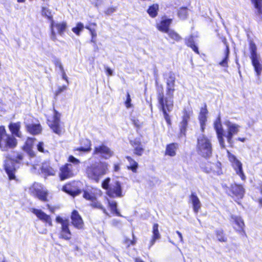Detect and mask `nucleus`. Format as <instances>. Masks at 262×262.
I'll use <instances>...</instances> for the list:
<instances>
[{
	"label": "nucleus",
	"instance_id": "1",
	"mask_svg": "<svg viewBox=\"0 0 262 262\" xmlns=\"http://www.w3.org/2000/svg\"><path fill=\"white\" fill-rule=\"evenodd\" d=\"M176 76L170 72L166 79L165 94L162 84H156L157 106L163 114L168 126H171V121L168 113L172 111L174 106V92L175 91Z\"/></svg>",
	"mask_w": 262,
	"mask_h": 262
},
{
	"label": "nucleus",
	"instance_id": "2",
	"mask_svg": "<svg viewBox=\"0 0 262 262\" xmlns=\"http://www.w3.org/2000/svg\"><path fill=\"white\" fill-rule=\"evenodd\" d=\"M108 166V163L105 162L99 161L92 164L86 167L85 175L89 180L98 183L100 178L107 173Z\"/></svg>",
	"mask_w": 262,
	"mask_h": 262
},
{
	"label": "nucleus",
	"instance_id": "3",
	"mask_svg": "<svg viewBox=\"0 0 262 262\" xmlns=\"http://www.w3.org/2000/svg\"><path fill=\"white\" fill-rule=\"evenodd\" d=\"M13 152H16L15 157L12 158L11 156L7 155L4 163V169L9 180H17L15 176L16 168L15 164L21 163L24 159V154L23 152L17 151H13Z\"/></svg>",
	"mask_w": 262,
	"mask_h": 262
},
{
	"label": "nucleus",
	"instance_id": "4",
	"mask_svg": "<svg viewBox=\"0 0 262 262\" xmlns=\"http://www.w3.org/2000/svg\"><path fill=\"white\" fill-rule=\"evenodd\" d=\"M111 178H106L101 183L102 188L106 191V194L111 198H122L124 195L121 183L115 181L110 184Z\"/></svg>",
	"mask_w": 262,
	"mask_h": 262
},
{
	"label": "nucleus",
	"instance_id": "5",
	"mask_svg": "<svg viewBox=\"0 0 262 262\" xmlns=\"http://www.w3.org/2000/svg\"><path fill=\"white\" fill-rule=\"evenodd\" d=\"M18 144L16 138L8 134L4 125L0 126V150L7 151L9 149L15 148Z\"/></svg>",
	"mask_w": 262,
	"mask_h": 262
},
{
	"label": "nucleus",
	"instance_id": "6",
	"mask_svg": "<svg viewBox=\"0 0 262 262\" xmlns=\"http://www.w3.org/2000/svg\"><path fill=\"white\" fill-rule=\"evenodd\" d=\"M196 151L202 157L208 159L212 155V146L211 141L203 135L197 139Z\"/></svg>",
	"mask_w": 262,
	"mask_h": 262
},
{
	"label": "nucleus",
	"instance_id": "7",
	"mask_svg": "<svg viewBox=\"0 0 262 262\" xmlns=\"http://www.w3.org/2000/svg\"><path fill=\"white\" fill-rule=\"evenodd\" d=\"M224 188L226 193L235 201L242 199L245 194V189L241 184L233 183L229 186L225 185Z\"/></svg>",
	"mask_w": 262,
	"mask_h": 262
},
{
	"label": "nucleus",
	"instance_id": "8",
	"mask_svg": "<svg viewBox=\"0 0 262 262\" xmlns=\"http://www.w3.org/2000/svg\"><path fill=\"white\" fill-rule=\"evenodd\" d=\"M249 49L250 53V58L251 60V63L254 67L256 75L259 76L262 71V64L259 62V55L257 52L256 45L252 40L249 41Z\"/></svg>",
	"mask_w": 262,
	"mask_h": 262
},
{
	"label": "nucleus",
	"instance_id": "9",
	"mask_svg": "<svg viewBox=\"0 0 262 262\" xmlns=\"http://www.w3.org/2000/svg\"><path fill=\"white\" fill-rule=\"evenodd\" d=\"M53 113V119H47V123L54 133L60 136L64 132V129L62 126V123L60 121L61 114L54 108Z\"/></svg>",
	"mask_w": 262,
	"mask_h": 262
},
{
	"label": "nucleus",
	"instance_id": "10",
	"mask_svg": "<svg viewBox=\"0 0 262 262\" xmlns=\"http://www.w3.org/2000/svg\"><path fill=\"white\" fill-rule=\"evenodd\" d=\"M76 168L74 165L69 163H66L59 167L58 177L61 181L71 179L75 177L76 173Z\"/></svg>",
	"mask_w": 262,
	"mask_h": 262
},
{
	"label": "nucleus",
	"instance_id": "11",
	"mask_svg": "<svg viewBox=\"0 0 262 262\" xmlns=\"http://www.w3.org/2000/svg\"><path fill=\"white\" fill-rule=\"evenodd\" d=\"M82 196L86 201L90 202L89 206L92 208L101 210L103 213L107 214L106 209L103 207L102 203L98 201L96 194L89 190H82Z\"/></svg>",
	"mask_w": 262,
	"mask_h": 262
},
{
	"label": "nucleus",
	"instance_id": "12",
	"mask_svg": "<svg viewBox=\"0 0 262 262\" xmlns=\"http://www.w3.org/2000/svg\"><path fill=\"white\" fill-rule=\"evenodd\" d=\"M57 223L61 224V228L59 235V238L66 241H70L72 238V232L70 229V223L69 219H63L60 216H57L55 218Z\"/></svg>",
	"mask_w": 262,
	"mask_h": 262
},
{
	"label": "nucleus",
	"instance_id": "13",
	"mask_svg": "<svg viewBox=\"0 0 262 262\" xmlns=\"http://www.w3.org/2000/svg\"><path fill=\"white\" fill-rule=\"evenodd\" d=\"M80 182L77 181H71L64 184L61 190L68 195L74 198L82 192V190L79 186Z\"/></svg>",
	"mask_w": 262,
	"mask_h": 262
},
{
	"label": "nucleus",
	"instance_id": "14",
	"mask_svg": "<svg viewBox=\"0 0 262 262\" xmlns=\"http://www.w3.org/2000/svg\"><path fill=\"white\" fill-rule=\"evenodd\" d=\"M227 157L236 174L239 176L242 181H245L246 177L243 170L242 163L237 159L234 155L229 151H227Z\"/></svg>",
	"mask_w": 262,
	"mask_h": 262
},
{
	"label": "nucleus",
	"instance_id": "15",
	"mask_svg": "<svg viewBox=\"0 0 262 262\" xmlns=\"http://www.w3.org/2000/svg\"><path fill=\"white\" fill-rule=\"evenodd\" d=\"M67 27L68 25L66 21L55 23L54 20H52L50 22V25L51 39L54 41L57 40L56 33L55 28L56 29L57 33L59 35H62L66 31Z\"/></svg>",
	"mask_w": 262,
	"mask_h": 262
},
{
	"label": "nucleus",
	"instance_id": "16",
	"mask_svg": "<svg viewBox=\"0 0 262 262\" xmlns=\"http://www.w3.org/2000/svg\"><path fill=\"white\" fill-rule=\"evenodd\" d=\"M213 127L215 130L217 139L219 142L220 147L222 148H225L226 147V145L224 138L225 136L224 129L223 127L220 117L217 118L213 122Z\"/></svg>",
	"mask_w": 262,
	"mask_h": 262
},
{
	"label": "nucleus",
	"instance_id": "17",
	"mask_svg": "<svg viewBox=\"0 0 262 262\" xmlns=\"http://www.w3.org/2000/svg\"><path fill=\"white\" fill-rule=\"evenodd\" d=\"M92 155L93 156H100L102 159H108L113 155V152L108 146L102 144L94 147Z\"/></svg>",
	"mask_w": 262,
	"mask_h": 262
},
{
	"label": "nucleus",
	"instance_id": "18",
	"mask_svg": "<svg viewBox=\"0 0 262 262\" xmlns=\"http://www.w3.org/2000/svg\"><path fill=\"white\" fill-rule=\"evenodd\" d=\"M227 126V133L225 136L227 141L229 144H232V138L233 136L237 134L239 130L240 126L235 123H232L228 121L226 123Z\"/></svg>",
	"mask_w": 262,
	"mask_h": 262
},
{
	"label": "nucleus",
	"instance_id": "19",
	"mask_svg": "<svg viewBox=\"0 0 262 262\" xmlns=\"http://www.w3.org/2000/svg\"><path fill=\"white\" fill-rule=\"evenodd\" d=\"M71 219L72 224L74 228L79 230L84 229V222L77 210H73L72 211L71 214Z\"/></svg>",
	"mask_w": 262,
	"mask_h": 262
},
{
	"label": "nucleus",
	"instance_id": "20",
	"mask_svg": "<svg viewBox=\"0 0 262 262\" xmlns=\"http://www.w3.org/2000/svg\"><path fill=\"white\" fill-rule=\"evenodd\" d=\"M31 211L34 213L37 218L44 223L46 225L52 227L53 226L52 221L50 215L46 214L41 209L32 208Z\"/></svg>",
	"mask_w": 262,
	"mask_h": 262
},
{
	"label": "nucleus",
	"instance_id": "21",
	"mask_svg": "<svg viewBox=\"0 0 262 262\" xmlns=\"http://www.w3.org/2000/svg\"><path fill=\"white\" fill-rule=\"evenodd\" d=\"M35 140L36 139L35 138L28 137L21 147L22 149L30 158H34L36 156V153L33 150L34 142Z\"/></svg>",
	"mask_w": 262,
	"mask_h": 262
},
{
	"label": "nucleus",
	"instance_id": "22",
	"mask_svg": "<svg viewBox=\"0 0 262 262\" xmlns=\"http://www.w3.org/2000/svg\"><path fill=\"white\" fill-rule=\"evenodd\" d=\"M172 22V18H167L164 16L162 17L161 20L156 25L158 30L161 32L166 33L170 30V26Z\"/></svg>",
	"mask_w": 262,
	"mask_h": 262
},
{
	"label": "nucleus",
	"instance_id": "23",
	"mask_svg": "<svg viewBox=\"0 0 262 262\" xmlns=\"http://www.w3.org/2000/svg\"><path fill=\"white\" fill-rule=\"evenodd\" d=\"M189 203L192 205L193 211L197 214L201 210L202 204L196 193L192 192L189 196Z\"/></svg>",
	"mask_w": 262,
	"mask_h": 262
},
{
	"label": "nucleus",
	"instance_id": "24",
	"mask_svg": "<svg viewBox=\"0 0 262 262\" xmlns=\"http://www.w3.org/2000/svg\"><path fill=\"white\" fill-rule=\"evenodd\" d=\"M208 113V111L207 110V106L206 103H205L203 106L200 108V112L198 117L200 124L201 129L202 132L204 131L205 128Z\"/></svg>",
	"mask_w": 262,
	"mask_h": 262
},
{
	"label": "nucleus",
	"instance_id": "25",
	"mask_svg": "<svg viewBox=\"0 0 262 262\" xmlns=\"http://www.w3.org/2000/svg\"><path fill=\"white\" fill-rule=\"evenodd\" d=\"M129 143L134 147V155L139 157L142 156L144 152V148L140 139L136 138L134 140H130Z\"/></svg>",
	"mask_w": 262,
	"mask_h": 262
},
{
	"label": "nucleus",
	"instance_id": "26",
	"mask_svg": "<svg viewBox=\"0 0 262 262\" xmlns=\"http://www.w3.org/2000/svg\"><path fill=\"white\" fill-rule=\"evenodd\" d=\"M179 145L177 142H172L167 144L165 147L164 151V156L170 157H173L177 155V151L179 149Z\"/></svg>",
	"mask_w": 262,
	"mask_h": 262
},
{
	"label": "nucleus",
	"instance_id": "27",
	"mask_svg": "<svg viewBox=\"0 0 262 262\" xmlns=\"http://www.w3.org/2000/svg\"><path fill=\"white\" fill-rule=\"evenodd\" d=\"M80 147L75 148L74 150L83 152H89L91 150L92 142L90 139H82L80 141Z\"/></svg>",
	"mask_w": 262,
	"mask_h": 262
},
{
	"label": "nucleus",
	"instance_id": "28",
	"mask_svg": "<svg viewBox=\"0 0 262 262\" xmlns=\"http://www.w3.org/2000/svg\"><path fill=\"white\" fill-rule=\"evenodd\" d=\"M26 128L28 133L32 135L40 134L42 130L40 123L28 124L26 125Z\"/></svg>",
	"mask_w": 262,
	"mask_h": 262
},
{
	"label": "nucleus",
	"instance_id": "29",
	"mask_svg": "<svg viewBox=\"0 0 262 262\" xmlns=\"http://www.w3.org/2000/svg\"><path fill=\"white\" fill-rule=\"evenodd\" d=\"M32 193L35 197L43 202H46L49 201L48 199V192L46 190L36 188L34 189Z\"/></svg>",
	"mask_w": 262,
	"mask_h": 262
},
{
	"label": "nucleus",
	"instance_id": "30",
	"mask_svg": "<svg viewBox=\"0 0 262 262\" xmlns=\"http://www.w3.org/2000/svg\"><path fill=\"white\" fill-rule=\"evenodd\" d=\"M20 126L21 125L20 122L9 123L8 125V128L11 133L10 135H12L14 137H20Z\"/></svg>",
	"mask_w": 262,
	"mask_h": 262
},
{
	"label": "nucleus",
	"instance_id": "31",
	"mask_svg": "<svg viewBox=\"0 0 262 262\" xmlns=\"http://www.w3.org/2000/svg\"><path fill=\"white\" fill-rule=\"evenodd\" d=\"M96 27L97 24L94 22H89L85 27V28L90 31L91 35V41L95 43H96V39L97 35Z\"/></svg>",
	"mask_w": 262,
	"mask_h": 262
},
{
	"label": "nucleus",
	"instance_id": "32",
	"mask_svg": "<svg viewBox=\"0 0 262 262\" xmlns=\"http://www.w3.org/2000/svg\"><path fill=\"white\" fill-rule=\"evenodd\" d=\"M151 238L149 242V246H153L156 241L161 238V235L159 231V225L157 223L154 224L152 229Z\"/></svg>",
	"mask_w": 262,
	"mask_h": 262
},
{
	"label": "nucleus",
	"instance_id": "33",
	"mask_svg": "<svg viewBox=\"0 0 262 262\" xmlns=\"http://www.w3.org/2000/svg\"><path fill=\"white\" fill-rule=\"evenodd\" d=\"M125 159L129 162V165L127 166L126 168L132 171L133 173H136L138 172L139 164L131 156H126Z\"/></svg>",
	"mask_w": 262,
	"mask_h": 262
},
{
	"label": "nucleus",
	"instance_id": "34",
	"mask_svg": "<svg viewBox=\"0 0 262 262\" xmlns=\"http://www.w3.org/2000/svg\"><path fill=\"white\" fill-rule=\"evenodd\" d=\"M231 219L237 226V230L240 232H244L245 224L242 218L239 216L231 215Z\"/></svg>",
	"mask_w": 262,
	"mask_h": 262
},
{
	"label": "nucleus",
	"instance_id": "35",
	"mask_svg": "<svg viewBox=\"0 0 262 262\" xmlns=\"http://www.w3.org/2000/svg\"><path fill=\"white\" fill-rule=\"evenodd\" d=\"M159 11V5L157 3L150 5L146 10L147 13L151 18L156 17Z\"/></svg>",
	"mask_w": 262,
	"mask_h": 262
},
{
	"label": "nucleus",
	"instance_id": "36",
	"mask_svg": "<svg viewBox=\"0 0 262 262\" xmlns=\"http://www.w3.org/2000/svg\"><path fill=\"white\" fill-rule=\"evenodd\" d=\"M53 63L55 66L58 68L61 73L62 78L67 83H69L68 77L66 73L64 68L62 65L61 61L58 58H55L53 60Z\"/></svg>",
	"mask_w": 262,
	"mask_h": 262
},
{
	"label": "nucleus",
	"instance_id": "37",
	"mask_svg": "<svg viewBox=\"0 0 262 262\" xmlns=\"http://www.w3.org/2000/svg\"><path fill=\"white\" fill-rule=\"evenodd\" d=\"M185 45L190 48L196 54H200V52L197 46L195 43L193 37L190 36L185 39Z\"/></svg>",
	"mask_w": 262,
	"mask_h": 262
},
{
	"label": "nucleus",
	"instance_id": "38",
	"mask_svg": "<svg viewBox=\"0 0 262 262\" xmlns=\"http://www.w3.org/2000/svg\"><path fill=\"white\" fill-rule=\"evenodd\" d=\"M132 239L127 237H125L123 239V243L126 248H129L131 246H135L137 243V238L135 236L134 231H132Z\"/></svg>",
	"mask_w": 262,
	"mask_h": 262
},
{
	"label": "nucleus",
	"instance_id": "39",
	"mask_svg": "<svg viewBox=\"0 0 262 262\" xmlns=\"http://www.w3.org/2000/svg\"><path fill=\"white\" fill-rule=\"evenodd\" d=\"M188 124L180 122L179 125V133L178 134V138L181 139L185 138L187 134V130Z\"/></svg>",
	"mask_w": 262,
	"mask_h": 262
},
{
	"label": "nucleus",
	"instance_id": "40",
	"mask_svg": "<svg viewBox=\"0 0 262 262\" xmlns=\"http://www.w3.org/2000/svg\"><path fill=\"white\" fill-rule=\"evenodd\" d=\"M193 114V111L191 108H184L182 111V120L180 122L188 124L190 117Z\"/></svg>",
	"mask_w": 262,
	"mask_h": 262
},
{
	"label": "nucleus",
	"instance_id": "41",
	"mask_svg": "<svg viewBox=\"0 0 262 262\" xmlns=\"http://www.w3.org/2000/svg\"><path fill=\"white\" fill-rule=\"evenodd\" d=\"M251 2L256 9V14L262 19V0H251Z\"/></svg>",
	"mask_w": 262,
	"mask_h": 262
},
{
	"label": "nucleus",
	"instance_id": "42",
	"mask_svg": "<svg viewBox=\"0 0 262 262\" xmlns=\"http://www.w3.org/2000/svg\"><path fill=\"white\" fill-rule=\"evenodd\" d=\"M215 235L220 242L226 243L228 241L227 237L222 229H216L215 231Z\"/></svg>",
	"mask_w": 262,
	"mask_h": 262
},
{
	"label": "nucleus",
	"instance_id": "43",
	"mask_svg": "<svg viewBox=\"0 0 262 262\" xmlns=\"http://www.w3.org/2000/svg\"><path fill=\"white\" fill-rule=\"evenodd\" d=\"M36 148L37 151L40 153H42L44 155L50 154L49 150L47 148V146L43 141H39L36 144Z\"/></svg>",
	"mask_w": 262,
	"mask_h": 262
},
{
	"label": "nucleus",
	"instance_id": "44",
	"mask_svg": "<svg viewBox=\"0 0 262 262\" xmlns=\"http://www.w3.org/2000/svg\"><path fill=\"white\" fill-rule=\"evenodd\" d=\"M42 171L48 176H55L56 170L50 165H44L41 168Z\"/></svg>",
	"mask_w": 262,
	"mask_h": 262
},
{
	"label": "nucleus",
	"instance_id": "45",
	"mask_svg": "<svg viewBox=\"0 0 262 262\" xmlns=\"http://www.w3.org/2000/svg\"><path fill=\"white\" fill-rule=\"evenodd\" d=\"M41 15L47 18L50 21V22H51L54 20L51 11L49 8L45 7H42L41 8Z\"/></svg>",
	"mask_w": 262,
	"mask_h": 262
},
{
	"label": "nucleus",
	"instance_id": "46",
	"mask_svg": "<svg viewBox=\"0 0 262 262\" xmlns=\"http://www.w3.org/2000/svg\"><path fill=\"white\" fill-rule=\"evenodd\" d=\"M166 33H167L169 37L174 41L179 42L182 39V37L173 30H169L168 32H167Z\"/></svg>",
	"mask_w": 262,
	"mask_h": 262
},
{
	"label": "nucleus",
	"instance_id": "47",
	"mask_svg": "<svg viewBox=\"0 0 262 262\" xmlns=\"http://www.w3.org/2000/svg\"><path fill=\"white\" fill-rule=\"evenodd\" d=\"M108 207L112 213L115 214L116 216H122L120 212L117 209V204L115 201L108 202Z\"/></svg>",
	"mask_w": 262,
	"mask_h": 262
},
{
	"label": "nucleus",
	"instance_id": "48",
	"mask_svg": "<svg viewBox=\"0 0 262 262\" xmlns=\"http://www.w3.org/2000/svg\"><path fill=\"white\" fill-rule=\"evenodd\" d=\"M68 89V85H62L61 86H59L56 89V90L54 92V98H57L59 95H60L62 93L67 91Z\"/></svg>",
	"mask_w": 262,
	"mask_h": 262
},
{
	"label": "nucleus",
	"instance_id": "49",
	"mask_svg": "<svg viewBox=\"0 0 262 262\" xmlns=\"http://www.w3.org/2000/svg\"><path fill=\"white\" fill-rule=\"evenodd\" d=\"M68 162L72 164V165H74V167L76 168V169H77L78 166L80 163V162L79 159L76 158L72 155H70L69 156L68 158Z\"/></svg>",
	"mask_w": 262,
	"mask_h": 262
},
{
	"label": "nucleus",
	"instance_id": "50",
	"mask_svg": "<svg viewBox=\"0 0 262 262\" xmlns=\"http://www.w3.org/2000/svg\"><path fill=\"white\" fill-rule=\"evenodd\" d=\"M187 8L186 7H182L180 8L178 12V16L181 19H185L188 15Z\"/></svg>",
	"mask_w": 262,
	"mask_h": 262
},
{
	"label": "nucleus",
	"instance_id": "51",
	"mask_svg": "<svg viewBox=\"0 0 262 262\" xmlns=\"http://www.w3.org/2000/svg\"><path fill=\"white\" fill-rule=\"evenodd\" d=\"M83 28L84 26L83 24L79 22L76 24V27L72 29V30L75 34L77 35H79Z\"/></svg>",
	"mask_w": 262,
	"mask_h": 262
},
{
	"label": "nucleus",
	"instance_id": "52",
	"mask_svg": "<svg viewBox=\"0 0 262 262\" xmlns=\"http://www.w3.org/2000/svg\"><path fill=\"white\" fill-rule=\"evenodd\" d=\"M256 189L261 196L257 199L256 202L258 203L259 207L262 208V182L258 183Z\"/></svg>",
	"mask_w": 262,
	"mask_h": 262
},
{
	"label": "nucleus",
	"instance_id": "53",
	"mask_svg": "<svg viewBox=\"0 0 262 262\" xmlns=\"http://www.w3.org/2000/svg\"><path fill=\"white\" fill-rule=\"evenodd\" d=\"M126 99L125 101L124 102V104H125V107L127 108H130L131 107H132V104L131 103L132 99H131L130 96L129 92H127L126 93Z\"/></svg>",
	"mask_w": 262,
	"mask_h": 262
},
{
	"label": "nucleus",
	"instance_id": "54",
	"mask_svg": "<svg viewBox=\"0 0 262 262\" xmlns=\"http://www.w3.org/2000/svg\"><path fill=\"white\" fill-rule=\"evenodd\" d=\"M117 8L116 7L111 6L105 10L104 13L106 15H110L115 12Z\"/></svg>",
	"mask_w": 262,
	"mask_h": 262
},
{
	"label": "nucleus",
	"instance_id": "55",
	"mask_svg": "<svg viewBox=\"0 0 262 262\" xmlns=\"http://www.w3.org/2000/svg\"><path fill=\"white\" fill-rule=\"evenodd\" d=\"M228 61L229 57L225 56L223 59L219 62V65L223 67L228 68Z\"/></svg>",
	"mask_w": 262,
	"mask_h": 262
},
{
	"label": "nucleus",
	"instance_id": "56",
	"mask_svg": "<svg viewBox=\"0 0 262 262\" xmlns=\"http://www.w3.org/2000/svg\"><path fill=\"white\" fill-rule=\"evenodd\" d=\"M105 71L107 76H111L113 75V71L110 68L108 67H105Z\"/></svg>",
	"mask_w": 262,
	"mask_h": 262
},
{
	"label": "nucleus",
	"instance_id": "57",
	"mask_svg": "<svg viewBox=\"0 0 262 262\" xmlns=\"http://www.w3.org/2000/svg\"><path fill=\"white\" fill-rule=\"evenodd\" d=\"M229 54H230V49L229 45L226 46V49L225 50V56L229 57Z\"/></svg>",
	"mask_w": 262,
	"mask_h": 262
},
{
	"label": "nucleus",
	"instance_id": "58",
	"mask_svg": "<svg viewBox=\"0 0 262 262\" xmlns=\"http://www.w3.org/2000/svg\"><path fill=\"white\" fill-rule=\"evenodd\" d=\"M120 170V165L118 163L115 164L114 165V170L116 172Z\"/></svg>",
	"mask_w": 262,
	"mask_h": 262
},
{
	"label": "nucleus",
	"instance_id": "59",
	"mask_svg": "<svg viewBox=\"0 0 262 262\" xmlns=\"http://www.w3.org/2000/svg\"><path fill=\"white\" fill-rule=\"evenodd\" d=\"M176 233L179 236V241L180 242H183V236H182V233L179 231H176Z\"/></svg>",
	"mask_w": 262,
	"mask_h": 262
},
{
	"label": "nucleus",
	"instance_id": "60",
	"mask_svg": "<svg viewBox=\"0 0 262 262\" xmlns=\"http://www.w3.org/2000/svg\"><path fill=\"white\" fill-rule=\"evenodd\" d=\"M236 140L242 142H245L246 141V138L245 137H238Z\"/></svg>",
	"mask_w": 262,
	"mask_h": 262
},
{
	"label": "nucleus",
	"instance_id": "61",
	"mask_svg": "<svg viewBox=\"0 0 262 262\" xmlns=\"http://www.w3.org/2000/svg\"><path fill=\"white\" fill-rule=\"evenodd\" d=\"M222 41L224 43L225 46H228V43L226 37H223L222 38Z\"/></svg>",
	"mask_w": 262,
	"mask_h": 262
},
{
	"label": "nucleus",
	"instance_id": "62",
	"mask_svg": "<svg viewBox=\"0 0 262 262\" xmlns=\"http://www.w3.org/2000/svg\"><path fill=\"white\" fill-rule=\"evenodd\" d=\"M135 262H145L140 257H136L134 258Z\"/></svg>",
	"mask_w": 262,
	"mask_h": 262
},
{
	"label": "nucleus",
	"instance_id": "63",
	"mask_svg": "<svg viewBox=\"0 0 262 262\" xmlns=\"http://www.w3.org/2000/svg\"><path fill=\"white\" fill-rule=\"evenodd\" d=\"M139 120H133V123L135 126L137 127H139L140 125L138 123Z\"/></svg>",
	"mask_w": 262,
	"mask_h": 262
},
{
	"label": "nucleus",
	"instance_id": "64",
	"mask_svg": "<svg viewBox=\"0 0 262 262\" xmlns=\"http://www.w3.org/2000/svg\"><path fill=\"white\" fill-rule=\"evenodd\" d=\"M17 2L18 3H24L25 2V0H17Z\"/></svg>",
	"mask_w": 262,
	"mask_h": 262
}]
</instances>
